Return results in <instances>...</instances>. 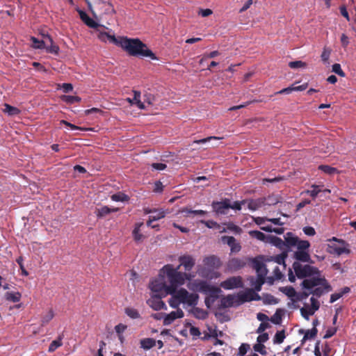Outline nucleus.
Instances as JSON below:
<instances>
[{
  "label": "nucleus",
  "mask_w": 356,
  "mask_h": 356,
  "mask_svg": "<svg viewBox=\"0 0 356 356\" xmlns=\"http://www.w3.org/2000/svg\"><path fill=\"white\" fill-rule=\"evenodd\" d=\"M194 286L196 291L208 296L210 295L212 297V301H215L218 298V293L221 291L219 288L210 285L203 280L195 281Z\"/></svg>",
  "instance_id": "7"
},
{
  "label": "nucleus",
  "mask_w": 356,
  "mask_h": 356,
  "mask_svg": "<svg viewBox=\"0 0 356 356\" xmlns=\"http://www.w3.org/2000/svg\"><path fill=\"white\" fill-rule=\"evenodd\" d=\"M203 263L209 270L218 269L222 264L220 259L215 255L206 257L203 259Z\"/></svg>",
  "instance_id": "13"
},
{
  "label": "nucleus",
  "mask_w": 356,
  "mask_h": 356,
  "mask_svg": "<svg viewBox=\"0 0 356 356\" xmlns=\"http://www.w3.org/2000/svg\"><path fill=\"white\" fill-rule=\"evenodd\" d=\"M163 296L161 295H152L151 298L147 300V304L152 307L154 310L159 311L163 309H166V305L161 298Z\"/></svg>",
  "instance_id": "12"
},
{
  "label": "nucleus",
  "mask_w": 356,
  "mask_h": 356,
  "mask_svg": "<svg viewBox=\"0 0 356 356\" xmlns=\"http://www.w3.org/2000/svg\"><path fill=\"white\" fill-rule=\"evenodd\" d=\"M222 241L224 243H227L231 248L232 252H238L241 248L240 244L236 243L234 236H224L222 237Z\"/></svg>",
  "instance_id": "18"
},
{
  "label": "nucleus",
  "mask_w": 356,
  "mask_h": 356,
  "mask_svg": "<svg viewBox=\"0 0 356 356\" xmlns=\"http://www.w3.org/2000/svg\"><path fill=\"white\" fill-rule=\"evenodd\" d=\"M280 290L289 298L295 296L296 293L294 288H293L292 286L283 287Z\"/></svg>",
  "instance_id": "54"
},
{
  "label": "nucleus",
  "mask_w": 356,
  "mask_h": 356,
  "mask_svg": "<svg viewBox=\"0 0 356 356\" xmlns=\"http://www.w3.org/2000/svg\"><path fill=\"white\" fill-rule=\"evenodd\" d=\"M298 250H308L310 247V243L306 240H300L298 238L296 244Z\"/></svg>",
  "instance_id": "47"
},
{
  "label": "nucleus",
  "mask_w": 356,
  "mask_h": 356,
  "mask_svg": "<svg viewBox=\"0 0 356 356\" xmlns=\"http://www.w3.org/2000/svg\"><path fill=\"white\" fill-rule=\"evenodd\" d=\"M301 285L302 289L311 290L310 293L318 298L332 290L331 286L325 277H313L312 278L305 279Z\"/></svg>",
  "instance_id": "3"
},
{
  "label": "nucleus",
  "mask_w": 356,
  "mask_h": 356,
  "mask_svg": "<svg viewBox=\"0 0 356 356\" xmlns=\"http://www.w3.org/2000/svg\"><path fill=\"white\" fill-rule=\"evenodd\" d=\"M317 333L318 330L316 327H313L311 330H307L302 340V343L307 339H314L317 335Z\"/></svg>",
  "instance_id": "40"
},
{
  "label": "nucleus",
  "mask_w": 356,
  "mask_h": 356,
  "mask_svg": "<svg viewBox=\"0 0 356 356\" xmlns=\"http://www.w3.org/2000/svg\"><path fill=\"white\" fill-rule=\"evenodd\" d=\"M301 315L306 320L309 319V316L313 315L315 312L309 308V305L307 304H305V306L300 309Z\"/></svg>",
  "instance_id": "35"
},
{
  "label": "nucleus",
  "mask_w": 356,
  "mask_h": 356,
  "mask_svg": "<svg viewBox=\"0 0 356 356\" xmlns=\"http://www.w3.org/2000/svg\"><path fill=\"white\" fill-rule=\"evenodd\" d=\"M63 345L62 338L60 337L58 339L54 340L49 345L48 351L49 353H53L55 351L58 347Z\"/></svg>",
  "instance_id": "44"
},
{
  "label": "nucleus",
  "mask_w": 356,
  "mask_h": 356,
  "mask_svg": "<svg viewBox=\"0 0 356 356\" xmlns=\"http://www.w3.org/2000/svg\"><path fill=\"white\" fill-rule=\"evenodd\" d=\"M181 212L184 213L186 216H188L189 214L204 216L207 213V211L204 210H192L188 208H183Z\"/></svg>",
  "instance_id": "43"
},
{
  "label": "nucleus",
  "mask_w": 356,
  "mask_h": 356,
  "mask_svg": "<svg viewBox=\"0 0 356 356\" xmlns=\"http://www.w3.org/2000/svg\"><path fill=\"white\" fill-rule=\"evenodd\" d=\"M193 308L190 310V312L197 319L204 320L207 318L208 312L203 309L192 307Z\"/></svg>",
  "instance_id": "27"
},
{
  "label": "nucleus",
  "mask_w": 356,
  "mask_h": 356,
  "mask_svg": "<svg viewBox=\"0 0 356 356\" xmlns=\"http://www.w3.org/2000/svg\"><path fill=\"white\" fill-rule=\"evenodd\" d=\"M151 216V220H159L161 218H163L165 215L166 212L163 209H156V211H154Z\"/></svg>",
  "instance_id": "48"
},
{
  "label": "nucleus",
  "mask_w": 356,
  "mask_h": 356,
  "mask_svg": "<svg viewBox=\"0 0 356 356\" xmlns=\"http://www.w3.org/2000/svg\"><path fill=\"white\" fill-rule=\"evenodd\" d=\"M271 242L275 246L279 248L280 249L286 250L285 240L283 241L282 238L277 236H273L272 237Z\"/></svg>",
  "instance_id": "39"
},
{
  "label": "nucleus",
  "mask_w": 356,
  "mask_h": 356,
  "mask_svg": "<svg viewBox=\"0 0 356 356\" xmlns=\"http://www.w3.org/2000/svg\"><path fill=\"white\" fill-rule=\"evenodd\" d=\"M80 17L81 20L89 27L96 29L99 26L98 23L90 18L85 12H80Z\"/></svg>",
  "instance_id": "26"
},
{
  "label": "nucleus",
  "mask_w": 356,
  "mask_h": 356,
  "mask_svg": "<svg viewBox=\"0 0 356 356\" xmlns=\"http://www.w3.org/2000/svg\"><path fill=\"white\" fill-rule=\"evenodd\" d=\"M31 40L33 42L32 47L34 49H44L45 44L47 43V40L46 39L42 40H39L38 39H37L35 37H31Z\"/></svg>",
  "instance_id": "37"
},
{
  "label": "nucleus",
  "mask_w": 356,
  "mask_h": 356,
  "mask_svg": "<svg viewBox=\"0 0 356 356\" xmlns=\"http://www.w3.org/2000/svg\"><path fill=\"white\" fill-rule=\"evenodd\" d=\"M149 289L152 292V295H161L165 296L168 293V286L166 285L163 279H156L149 284Z\"/></svg>",
  "instance_id": "8"
},
{
  "label": "nucleus",
  "mask_w": 356,
  "mask_h": 356,
  "mask_svg": "<svg viewBox=\"0 0 356 356\" xmlns=\"http://www.w3.org/2000/svg\"><path fill=\"white\" fill-rule=\"evenodd\" d=\"M253 348L254 351L259 353L261 355H266V351L265 350V346L262 343H256L254 345Z\"/></svg>",
  "instance_id": "59"
},
{
  "label": "nucleus",
  "mask_w": 356,
  "mask_h": 356,
  "mask_svg": "<svg viewBox=\"0 0 356 356\" xmlns=\"http://www.w3.org/2000/svg\"><path fill=\"white\" fill-rule=\"evenodd\" d=\"M62 100L65 102L67 104H74L76 102H80L81 99L78 96H72V95H63L62 97Z\"/></svg>",
  "instance_id": "45"
},
{
  "label": "nucleus",
  "mask_w": 356,
  "mask_h": 356,
  "mask_svg": "<svg viewBox=\"0 0 356 356\" xmlns=\"http://www.w3.org/2000/svg\"><path fill=\"white\" fill-rule=\"evenodd\" d=\"M249 234L252 238H257L261 241H264L266 239L265 234L260 231L252 230L249 232Z\"/></svg>",
  "instance_id": "49"
},
{
  "label": "nucleus",
  "mask_w": 356,
  "mask_h": 356,
  "mask_svg": "<svg viewBox=\"0 0 356 356\" xmlns=\"http://www.w3.org/2000/svg\"><path fill=\"white\" fill-rule=\"evenodd\" d=\"M118 46L126 51L129 55L139 58L148 57L157 60L156 55L147 48V45L138 38H120Z\"/></svg>",
  "instance_id": "1"
},
{
  "label": "nucleus",
  "mask_w": 356,
  "mask_h": 356,
  "mask_svg": "<svg viewBox=\"0 0 356 356\" xmlns=\"http://www.w3.org/2000/svg\"><path fill=\"white\" fill-rule=\"evenodd\" d=\"M237 298L238 302H236V305H240L246 302H250L252 300H259L261 299V297L253 289H249L244 292H239L237 294Z\"/></svg>",
  "instance_id": "9"
},
{
  "label": "nucleus",
  "mask_w": 356,
  "mask_h": 356,
  "mask_svg": "<svg viewBox=\"0 0 356 356\" xmlns=\"http://www.w3.org/2000/svg\"><path fill=\"white\" fill-rule=\"evenodd\" d=\"M234 296L232 295H228L225 297H223L220 300V308L225 309L233 307L235 303L234 302Z\"/></svg>",
  "instance_id": "30"
},
{
  "label": "nucleus",
  "mask_w": 356,
  "mask_h": 356,
  "mask_svg": "<svg viewBox=\"0 0 356 356\" xmlns=\"http://www.w3.org/2000/svg\"><path fill=\"white\" fill-rule=\"evenodd\" d=\"M54 317V312L52 309H49L45 314L41 316V325L45 326Z\"/></svg>",
  "instance_id": "31"
},
{
  "label": "nucleus",
  "mask_w": 356,
  "mask_h": 356,
  "mask_svg": "<svg viewBox=\"0 0 356 356\" xmlns=\"http://www.w3.org/2000/svg\"><path fill=\"white\" fill-rule=\"evenodd\" d=\"M246 265L243 259L232 258L227 262V268L231 271H237Z\"/></svg>",
  "instance_id": "15"
},
{
  "label": "nucleus",
  "mask_w": 356,
  "mask_h": 356,
  "mask_svg": "<svg viewBox=\"0 0 356 356\" xmlns=\"http://www.w3.org/2000/svg\"><path fill=\"white\" fill-rule=\"evenodd\" d=\"M44 39L47 40L45 47L48 53L58 55L59 53L60 48L58 45L55 44L52 38L49 35H43Z\"/></svg>",
  "instance_id": "16"
},
{
  "label": "nucleus",
  "mask_w": 356,
  "mask_h": 356,
  "mask_svg": "<svg viewBox=\"0 0 356 356\" xmlns=\"http://www.w3.org/2000/svg\"><path fill=\"white\" fill-rule=\"evenodd\" d=\"M118 211V208H109L107 206H104L101 208L96 209L95 213L99 218H104L108 214L112 212H116Z\"/></svg>",
  "instance_id": "25"
},
{
  "label": "nucleus",
  "mask_w": 356,
  "mask_h": 356,
  "mask_svg": "<svg viewBox=\"0 0 356 356\" xmlns=\"http://www.w3.org/2000/svg\"><path fill=\"white\" fill-rule=\"evenodd\" d=\"M332 72H334V73H336L337 74H338L339 76H341V77H344L345 76V73L342 70L341 67V65L339 64V63H335L332 65Z\"/></svg>",
  "instance_id": "56"
},
{
  "label": "nucleus",
  "mask_w": 356,
  "mask_h": 356,
  "mask_svg": "<svg viewBox=\"0 0 356 356\" xmlns=\"http://www.w3.org/2000/svg\"><path fill=\"white\" fill-rule=\"evenodd\" d=\"M125 314L131 318L136 319L140 318V314L137 309L132 307L125 308Z\"/></svg>",
  "instance_id": "42"
},
{
  "label": "nucleus",
  "mask_w": 356,
  "mask_h": 356,
  "mask_svg": "<svg viewBox=\"0 0 356 356\" xmlns=\"http://www.w3.org/2000/svg\"><path fill=\"white\" fill-rule=\"evenodd\" d=\"M289 66L291 68L295 69V68L305 67L307 66V64L305 62H302L301 60H296V61L290 62L289 63Z\"/></svg>",
  "instance_id": "55"
},
{
  "label": "nucleus",
  "mask_w": 356,
  "mask_h": 356,
  "mask_svg": "<svg viewBox=\"0 0 356 356\" xmlns=\"http://www.w3.org/2000/svg\"><path fill=\"white\" fill-rule=\"evenodd\" d=\"M310 301H311V307L309 306V308H311L314 312L317 311L320 307L319 302L314 297H312L310 298Z\"/></svg>",
  "instance_id": "62"
},
{
  "label": "nucleus",
  "mask_w": 356,
  "mask_h": 356,
  "mask_svg": "<svg viewBox=\"0 0 356 356\" xmlns=\"http://www.w3.org/2000/svg\"><path fill=\"white\" fill-rule=\"evenodd\" d=\"M331 243L327 245V252L332 254L338 256L343 254H349L350 252L348 248L349 245L343 240L339 239L337 237H332L328 240Z\"/></svg>",
  "instance_id": "5"
},
{
  "label": "nucleus",
  "mask_w": 356,
  "mask_h": 356,
  "mask_svg": "<svg viewBox=\"0 0 356 356\" xmlns=\"http://www.w3.org/2000/svg\"><path fill=\"white\" fill-rule=\"evenodd\" d=\"M127 102L131 104H136L140 109H144V103L140 101V92L134 90V98H127Z\"/></svg>",
  "instance_id": "24"
},
{
  "label": "nucleus",
  "mask_w": 356,
  "mask_h": 356,
  "mask_svg": "<svg viewBox=\"0 0 356 356\" xmlns=\"http://www.w3.org/2000/svg\"><path fill=\"white\" fill-rule=\"evenodd\" d=\"M213 211L218 215L226 214L231 207V201L228 198H225L220 202H213L211 204Z\"/></svg>",
  "instance_id": "11"
},
{
  "label": "nucleus",
  "mask_w": 356,
  "mask_h": 356,
  "mask_svg": "<svg viewBox=\"0 0 356 356\" xmlns=\"http://www.w3.org/2000/svg\"><path fill=\"white\" fill-rule=\"evenodd\" d=\"M265 277L264 274L257 275L256 281L252 284L256 291H261V286L265 282Z\"/></svg>",
  "instance_id": "38"
},
{
  "label": "nucleus",
  "mask_w": 356,
  "mask_h": 356,
  "mask_svg": "<svg viewBox=\"0 0 356 356\" xmlns=\"http://www.w3.org/2000/svg\"><path fill=\"white\" fill-rule=\"evenodd\" d=\"M302 231L305 233V234L309 236H313L316 234V231L314 228L310 226L304 227Z\"/></svg>",
  "instance_id": "61"
},
{
  "label": "nucleus",
  "mask_w": 356,
  "mask_h": 356,
  "mask_svg": "<svg viewBox=\"0 0 356 356\" xmlns=\"http://www.w3.org/2000/svg\"><path fill=\"white\" fill-rule=\"evenodd\" d=\"M22 295L19 292H7L6 299L13 302H17L20 300Z\"/></svg>",
  "instance_id": "34"
},
{
  "label": "nucleus",
  "mask_w": 356,
  "mask_h": 356,
  "mask_svg": "<svg viewBox=\"0 0 356 356\" xmlns=\"http://www.w3.org/2000/svg\"><path fill=\"white\" fill-rule=\"evenodd\" d=\"M292 266L296 275L299 279L319 275L320 274V271L317 268L309 264L302 265L298 261H294Z\"/></svg>",
  "instance_id": "4"
},
{
  "label": "nucleus",
  "mask_w": 356,
  "mask_h": 356,
  "mask_svg": "<svg viewBox=\"0 0 356 356\" xmlns=\"http://www.w3.org/2000/svg\"><path fill=\"white\" fill-rule=\"evenodd\" d=\"M3 111L10 116L17 115L20 113V110L19 108L8 104H4Z\"/></svg>",
  "instance_id": "33"
},
{
  "label": "nucleus",
  "mask_w": 356,
  "mask_h": 356,
  "mask_svg": "<svg viewBox=\"0 0 356 356\" xmlns=\"http://www.w3.org/2000/svg\"><path fill=\"white\" fill-rule=\"evenodd\" d=\"M111 199L115 202H127L129 200V197L127 195L118 192L115 193L111 196Z\"/></svg>",
  "instance_id": "36"
},
{
  "label": "nucleus",
  "mask_w": 356,
  "mask_h": 356,
  "mask_svg": "<svg viewBox=\"0 0 356 356\" xmlns=\"http://www.w3.org/2000/svg\"><path fill=\"white\" fill-rule=\"evenodd\" d=\"M180 265L174 268L172 264L165 265L160 270V275H165L170 285H168V293L172 294L177 291V288L184 284L186 280H190L191 276L186 273L179 272Z\"/></svg>",
  "instance_id": "2"
},
{
  "label": "nucleus",
  "mask_w": 356,
  "mask_h": 356,
  "mask_svg": "<svg viewBox=\"0 0 356 356\" xmlns=\"http://www.w3.org/2000/svg\"><path fill=\"white\" fill-rule=\"evenodd\" d=\"M179 261L180 266H183L185 270L190 271L195 266V259L190 255H183L179 257Z\"/></svg>",
  "instance_id": "17"
},
{
  "label": "nucleus",
  "mask_w": 356,
  "mask_h": 356,
  "mask_svg": "<svg viewBox=\"0 0 356 356\" xmlns=\"http://www.w3.org/2000/svg\"><path fill=\"white\" fill-rule=\"evenodd\" d=\"M284 314V310L282 309H277L275 313L269 318L273 323L280 325L282 323V316Z\"/></svg>",
  "instance_id": "29"
},
{
  "label": "nucleus",
  "mask_w": 356,
  "mask_h": 356,
  "mask_svg": "<svg viewBox=\"0 0 356 356\" xmlns=\"http://www.w3.org/2000/svg\"><path fill=\"white\" fill-rule=\"evenodd\" d=\"M293 257L298 262L309 263L311 261V257L308 250H297L293 253Z\"/></svg>",
  "instance_id": "20"
},
{
  "label": "nucleus",
  "mask_w": 356,
  "mask_h": 356,
  "mask_svg": "<svg viewBox=\"0 0 356 356\" xmlns=\"http://www.w3.org/2000/svg\"><path fill=\"white\" fill-rule=\"evenodd\" d=\"M200 222L204 224L208 228L212 229H220V225L216 221L213 220H200Z\"/></svg>",
  "instance_id": "53"
},
{
  "label": "nucleus",
  "mask_w": 356,
  "mask_h": 356,
  "mask_svg": "<svg viewBox=\"0 0 356 356\" xmlns=\"http://www.w3.org/2000/svg\"><path fill=\"white\" fill-rule=\"evenodd\" d=\"M252 265L253 268L256 270L257 275L264 274V276H266L268 270L261 259L258 258L254 259L252 260Z\"/></svg>",
  "instance_id": "19"
},
{
  "label": "nucleus",
  "mask_w": 356,
  "mask_h": 356,
  "mask_svg": "<svg viewBox=\"0 0 356 356\" xmlns=\"http://www.w3.org/2000/svg\"><path fill=\"white\" fill-rule=\"evenodd\" d=\"M143 225V222H137L132 232L133 237L135 241L140 242L145 238L143 234L140 233V227Z\"/></svg>",
  "instance_id": "28"
},
{
  "label": "nucleus",
  "mask_w": 356,
  "mask_h": 356,
  "mask_svg": "<svg viewBox=\"0 0 356 356\" xmlns=\"http://www.w3.org/2000/svg\"><path fill=\"white\" fill-rule=\"evenodd\" d=\"M285 331L282 330L281 331H277L274 337L273 342L274 343H282L285 339Z\"/></svg>",
  "instance_id": "46"
},
{
  "label": "nucleus",
  "mask_w": 356,
  "mask_h": 356,
  "mask_svg": "<svg viewBox=\"0 0 356 356\" xmlns=\"http://www.w3.org/2000/svg\"><path fill=\"white\" fill-rule=\"evenodd\" d=\"M176 298L184 305L195 307L197 305L199 295L195 293H189L186 289L181 288L176 292Z\"/></svg>",
  "instance_id": "6"
},
{
  "label": "nucleus",
  "mask_w": 356,
  "mask_h": 356,
  "mask_svg": "<svg viewBox=\"0 0 356 356\" xmlns=\"http://www.w3.org/2000/svg\"><path fill=\"white\" fill-rule=\"evenodd\" d=\"M156 345L155 339L152 338H145L140 340V346L145 350H149Z\"/></svg>",
  "instance_id": "32"
},
{
  "label": "nucleus",
  "mask_w": 356,
  "mask_h": 356,
  "mask_svg": "<svg viewBox=\"0 0 356 356\" xmlns=\"http://www.w3.org/2000/svg\"><path fill=\"white\" fill-rule=\"evenodd\" d=\"M23 261H24V259L22 256L19 257L17 259H16V261L17 263L19 264V268L22 270V275H24V276H27L29 275V273L28 271L25 269L24 266V264H23Z\"/></svg>",
  "instance_id": "57"
},
{
  "label": "nucleus",
  "mask_w": 356,
  "mask_h": 356,
  "mask_svg": "<svg viewBox=\"0 0 356 356\" xmlns=\"http://www.w3.org/2000/svg\"><path fill=\"white\" fill-rule=\"evenodd\" d=\"M248 207L250 210L256 211L265 204L264 199L259 198L257 200H246Z\"/></svg>",
  "instance_id": "22"
},
{
  "label": "nucleus",
  "mask_w": 356,
  "mask_h": 356,
  "mask_svg": "<svg viewBox=\"0 0 356 356\" xmlns=\"http://www.w3.org/2000/svg\"><path fill=\"white\" fill-rule=\"evenodd\" d=\"M184 312L181 309H177L176 311L171 312L170 314L165 315L163 325H169L172 323L177 318H181L184 317Z\"/></svg>",
  "instance_id": "14"
},
{
  "label": "nucleus",
  "mask_w": 356,
  "mask_h": 356,
  "mask_svg": "<svg viewBox=\"0 0 356 356\" xmlns=\"http://www.w3.org/2000/svg\"><path fill=\"white\" fill-rule=\"evenodd\" d=\"M298 238H299L298 236H296L292 232H287L284 236L286 250L289 249L291 247L296 246L298 243Z\"/></svg>",
  "instance_id": "21"
},
{
  "label": "nucleus",
  "mask_w": 356,
  "mask_h": 356,
  "mask_svg": "<svg viewBox=\"0 0 356 356\" xmlns=\"http://www.w3.org/2000/svg\"><path fill=\"white\" fill-rule=\"evenodd\" d=\"M220 286L225 290L243 288V282L241 276H233L227 278L220 284Z\"/></svg>",
  "instance_id": "10"
},
{
  "label": "nucleus",
  "mask_w": 356,
  "mask_h": 356,
  "mask_svg": "<svg viewBox=\"0 0 356 356\" xmlns=\"http://www.w3.org/2000/svg\"><path fill=\"white\" fill-rule=\"evenodd\" d=\"M176 292L175 291V293H173L172 295V297L169 299L168 300V303L170 305V306L172 307V308H174V309H179V305L181 304L178 300L176 298Z\"/></svg>",
  "instance_id": "52"
},
{
  "label": "nucleus",
  "mask_w": 356,
  "mask_h": 356,
  "mask_svg": "<svg viewBox=\"0 0 356 356\" xmlns=\"http://www.w3.org/2000/svg\"><path fill=\"white\" fill-rule=\"evenodd\" d=\"M331 50L327 48H324L321 54V59L324 63H327L330 56Z\"/></svg>",
  "instance_id": "60"
},
{
  "label": "nucleus",
  "mask_w": 356,
  "mask_h": 356,
  "mask_svg": "<svg viewBox=\"0 0 356 356\" xmlns=\"http://www.w3.org/2000/svg\"><path fill=\"white\" fill-rule=\"evenodd\" d=\"M98 38L102 42L109 41L118 46L120 42V38H117L115 35H109L106 32H100L98 35Z\"/></svg>",
  "instance_id": "23"
},
{
  "label": "nucleus",
  "mask_w": 356,
  "mask_h": 356,
  "mask_svg": "<svg viewBox=\"0 0 356 356\" xmlns=\"http://www.w3.org/2000/svg\"><path fill=\"white\" fill-rule=\"evenodd\" d=\"M318 169L327 175H334V173L338 172V170L336 168H333L327 165H319Z\"/></svg>",
  "instance_id": "41"
},
{
  "label": "nucleus",
  "mask_w": 356,
  "mask_h": 356,
  "mask_svg": "<svg viewBox=\"0 0 356 356\" xmlns=\"http://www.w3.org/2000/svg\"><path fill=\"white\" fill-rule=\"evenodd\" d=\"M151 166L156 170H163L167 168V165L162 163H153Z\"/></svg>",
  "instance_id": "63"
},
{
  "label": "nucleus",
  "mask_w": 356,
  "mask_h": 356,
  "mask_svg": "<svg viewBox=\"0 0 356 356\" xmlns=\"http://www.w3.org/2000/svg\"><path fill=\"white\" fill-rule=\"evenodd\" d=\"M312 188L310 190H307L306 193L309 194L311 197L313 198H315L317 197L318 193L321 191V189L320 188V186L317 185H312Z\"/></svg>",
  "instance_id": "50"
},
{
  "label": "nucleus",
  "mask_w": 356,
  "mask_h": 356,
  "mask_svg": "<svg viewBox=\"0 0 356 356\" xmlns=\"http://www.w3.org/2000/svg\"><path fill=\"white\" fill-rule=\"evenodd\" d=\"M286 257H287L286 252H282L280 254L276 255L274 257L273 260L276 264H280V265H283L285 267L286 266L285 259L286 258Z\"/></svg>",
  "instance_id": "51"
},
{
  "label": "nucleus",
  "mask_w": 356,
  "mask_h": 356,
  "mask_svg": "<svg viewBox=\"0 0 356 356\" xmlns=\"http://www.w3.org/2000/svg\"><path fill=\"white\" fill-rule=\"evenodd\" d=\"M268 327H270V324L268 322H262L257 330V332L261 334Z\"/></svg>",
  "instance_id": "64"
},
{
  "label": "nucleus",
  "mask_w": 356,
  "mask_h": 356,
  "mask_svg": "<svg viewBox=\"0 0 356 356\" xmlns=\"http://www.w3.org/2000/svg\"><path fill=\"white\" fill-rule=\"evenodd\" d=\"M247 202V200H243L242 201H235L233 204L231 203L230 209L240 211L241 209V206L245 204Z\"/></svg>",
  "instance_id": "58"
}]
</instances>
